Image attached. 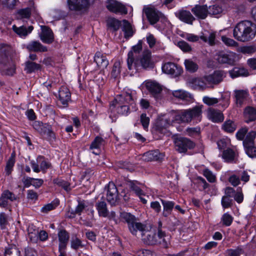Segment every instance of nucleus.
<instances>
[{
  "label": "nucleus",
  "instance_id": "nucleus-49",
  "mask_svg": "<svg viewBox=\"0 0 256 256\" xmlns=\"http://www.w3.org/2000/svg\"><path fill=\"white\" fill-rule=\"evenodd\" d=\"M236 125L231 120H226L222 125V129L226 132H232L236 130Z\"/></svg>",
  "mask_w": 256,
  "mask_h": 256
},
{
  "label": "nucleus",
  "instance_id": "nucleus-36",
  "mask_svg": "<svg viewBox=\"0 0 256 256\" xmlns=\"http://www.w3.org/2000/svg\"><path fill=\"white\" fill-rule=\"evenodd\" d=\"M104 140L99 136H97L95 138L94 140L92 142L91 144L90 145V150H96V152L94 150L92 152L94 154H98L100 153L99 150L101 148V146L104 144Z\"/></svg>",
  "mask_w": 256,
  "mask_h": 256
},
{
  "label": "nucleus",
  "instance_id": "nucleus-2",
  "mask_svg": "<svg viewBox=\"0 0 256 256\" xmlns=\"http://www.w3.org/2000/svg\"><path fill=\"white\" fill-rule=\"evenodd\" d=\"M256 34V26L250 20L238 22L233 30V36L238 40L248 42L253 39Z\"/></svg>",
  "mask_w": 256,
  "mask_h": 256
},
{
  "label": "nucleus",
  "instance_id": "nucleus-45",
  "mask_svg": "<svg viewBox=\"0 0 256 256\" xmlns=\"http://www.w3.org/2000/svg\"><path fill=\"white\" fill-rule=\"evenodd\" d=\"M215 37V32H206L200 36V38L205 42H208L210 45H213L214 44Z\"/></svg>",
  "mask_w": 256,
  "mask_h": 256
},
{
  "label": "nucleus",
  "instance_id": "nucleus-50",
  "mask_svg": "<svg viewBox=\"0 0 256 256\" xmlns=\"http://www.w3.org/2000/svg\"><path fill=\"white\" fill-rule=\"evenodd\" d=\"M161 202L164 206V212L163 214L164 216H167L170 214L174 206V203L172 202L164 201L161 200Z\"/></svg>",
  "mask_w": 256,
  "mask_h": 256
},
{
  "label": "nucleus",
  "instance_id": "nucleus-28",
  "mask_svg": "<svg viewBox=\"0 0 256 256\" xmlns=\"http://www.w3.org/2000/svg\"><path fill=\"white\" fill-rule=\"evenodd\" d=\"M202 106H196L191 108L186 109L192 120L200 121L202 114Z\"/></svg>",
  "mask_w": 256,
  "mask_h": 256
},
{
  "label": "nucleus",
  "instance_id": "nucleus-27",
  "mask_svg": "<svg viewBox=\"0 0 256 256\" xmlns=\"http://www.w3.org/2000/svg\"><path fill=\"white\" fill-rule=\"evenodd\" d=\"M161 32L170 38L172 34V26L164 14H161Z\"/></svg>",
  "mask_w": 256,
  "mask_h": 256
},
{
  "label": "nucleus",
  "instance_id": "nucleus-15",
  "mask_svg": "<svg viewBox=\"0 0 256 256\" xmlns=\"http://www.w3.org/2000/svg\"><path fill=\"white\" fill-rule=\"evenodd\" d=\"M143 13L152 25L156 24L159 20L158 11L154 7L144 6L143 8Z\"/></svg>",
  "mask_w": 256,
  "mask_h": 256
},
{
  "label": "nucleus",
  "instance_id": "nucleus-34",
  "mask_svg": "<svg viewBox=\"0 0 256 256\" xmlns=\"http://www.w3.org/2000/svg\"><path fill=\"white\" fill-rule=\"evenodd\" d=\"M176 16L182 21L190 24L195 19L190 12L185 10L178 12L176 14Z\"/></svg>",
  "mask_w": 256,
  "mask_h": 256
},
{
  "label": "nucleus",
  "instance_id": "nucleus-29",
  "mask_svg": "<svg viewBox=\"0 0 256 256\" xmlns=\"http://www.w3.org/2000/svg\"><path fill=\"white\" fill-rule=\"evenodd\" d=\"M130 232L133 235L136 236L137 232L139 231L141 232L142 236L144 235V232L146 231V226L141 222H137L136 220L128 227Z\"/></svg>",
  "mask_w": 256,
  "mask_h": 256
},
{
  "label": "nucleus",
  "instance_id": "nucleus-38",
  "mask_svg": "<svg viewBox=\"0 0 256 256\" xmlns=\"http://www.w3.org/2000/svg\"><path fill=\"white\" fill-rule=\"evenodd\" d=\"M244 116L245 121L247 123L255 120L256 119V110L250 106L246 107L244 110Z\"/></svg>",
  "mask_w": 256,
  "mask_h": 256
},
{
  "label": "nucleus",
  "instance_id": "nucleus-40",
  "mask_svg": "<svg viewBox=\"0 0 256 256\" xmlns=\"http://www.w3.org/2000/svg\"><path fill=\"white\" fill-rule=\"evenodd\" d=\"M40 68L41 66L40 64L28 60L25 62L24 70L27 74H31L40 70Z\"/></svg>",
  "mask_w": 256,
  "mask_h": 256
},
{
  "label": "nucleus",
  "instance_id": "nucleus-57",
  "mask_svg": "<svg viewBox=\"0 0 256 256\" xmlns=\"http://www.w3.org/2000/svg\"><path fill=\"white\" fill-rule=\"evenodd\" d=\"M130 188L135 192L136 194L138 196H144V192L138 186V183L135 181L130 182L129 184Z\"/></svg>",
  "mask_w": 256,
  "mask_h": 256
},
{
  "label": "nucleus",
  "instance_id": "nucleus-31",
  "mask_svg": "<svg viewBox=\"0 0 256 256\" xmlns=\"http://www.w3.org/2000/svg\"><path fill=\"white\" fill-rule=\"evenodd\" d=\"M234 96L236 104L240 106H242L246 100L249 94L248 90H234Z\"/></svg>",
  "mask_w": 256,
  "mask_h": 256
},
{
  "label": "nucleus",
  "instance_id": "nucleus-53",
  "mask_svg": "<svg viewBox=\"0 0 256 256\" xmlns=\"http://www.w3.org/2000/svg\"><path fill=\"white\" fill-rule=\"evenodd\" d=\"M31 8H26L19 10L17 12L18 16L20 18H28L31 15Z\"/></svg>",
  "mask_w": 256,
  "mask_h": 256
},
{
  "label": "nucleus",
  "instance_id": "nucleus-42",
  "mask_svg": "<svg viewBox=\"0 0 256 256\" xmlns=\"http://www.w3.org/2000/svg\"><path fill=\"white\" fill-rule=\"evenodd\" d=\"M96 206L98 214L100 216L106 217L108 214V210L106 204L104 201L98 202Z\"/></svg>",
  "mask_w": 256,
  "mask_h": 256
},
{
  "label": "nucleus",
  "instance_id": "nucleus-9",
  "mask_svg": "<svg viewBox=\"0 0 256 256\" xmlns=\"http://www.w3.org/2000/svg\"><path fill=\"white\" fill-rule=\"evenodd\" d=\"M236 0H218L216 4L209 8V13L210 14L216 15L223 12L228 10V6L232 2Z\"/></svg>",
  "mask_w": 256,
  "mask_h": 256
},
{
  "label": "nucleus",
  "instance_id": "nucleus-54",
  "mask_svg": "<svg viewBox=\"0 0 256 256\" xmlns=\"http://www.w3.org/2000/svg\"><path fill=\"white\" fill-rule=\"evenodd\" d=\"M256 138V132L251 131L249 132L246 136V138L243 142L244 146H248V144H254V140Z\"/></svg>",
  "mask_w": 256,
  "mask_h": 256
},
{
  "label": "nucleus",
  "instance_id": "nucleus-39",
  "mask_svg": "<svg viewBox=\"0 0 256 256\" xmlns=\"http://www.w3.org/2000/svg\"><path fill=\"white\" fill-rule=\"evenodd\" d=\"M230 75L232 78L238 76H246L249 74L248 70L244 68H234L229 72Z\"/></svg>",
  "mask_w": 256,
  "mask_h": 256
},
{
  "label": "nucleus",
  "instance_id": "nucleus-47",
  "mask_svg": "<svg viewBox=\"0 0 256 256\" xmlns=\"http://www.w3.org/2000/svg\"><path fill=\"white\" fill-rule=\"evenodd\" d=\"M53 182L58 186L62 187L66 192H70L72 188L70 186V184L67 181L64 180L62 179L55 178L53 180Z\"/></svg>",
  "mask_w": 256,
  "mask_h": 256
},
{
  "label": "nucleus",
  "instance_id": "nucleus-55",
  "mask_svg": "<svg viewBox=\"0 0 256 256\" xmlns=\"http://www.w3.org/2000/svg\"><path fill=\"white\" fill-rule=\"evenodd\" d=\"M70 246L74 250H78L83 248L84 244H82V240L78 238H72L70 241Z\"/></svg>",
  "mask_w": 256,
  "mask_h": 256
},
{
  "label": "nucleus",
  "instance_id": "nucleus-30",
  "mask_svg": "<svg viewBox=\"0 0 256 256\" xmlns=\"http://www.w3.org/2000/svg\"><path fill=\"white\" fill-rule=\"evenodd\" d=\"M192 11L197 18L200 19H204L208 14L206 5H196L192 8Z\"/></svg>",
  "mask_w": 256,
  "mask_h": 256
},
{
  "label": "nucleus",
  "instance_id": "nucleus-21",
  "mask_svg": "<svg viewBox=\"0 0 256 256\" xmlns=\"http://www.w3.org/2000/svg\"><path fill=\"white\" fill-rule=\"evenodd\" d=\"M238 155V152L236 149L228 148L223 151L222 158L226 162L236 163Z\"/></svg>",
  "mask_w": 256,
  "mask_h": 256
},
{
  "label": "nucleus",
  "instance_id": "nucleus-23",
  "mask_svg": "<svg viewBox=\"0 0 256 256\" xmlns=\"http://www.w3.org/2000/svg\"><path fill=\"white\" fill-rule=\"evenodd\" d=\"M26 48L29 52H42L48 51L47 47L38 40L30 42L26 45Z\"/></svg>",
  "mask_w": 256,
  "mask_h": 256
},
{
  "label": "nucleus",
  "instance_id": "nucleus-3",
  "mask_svg": "<svg viewBox=\"0 0 256 256\" xmlns=\"http://www.w3.org/2000/svg\"><path fill=\"white\" fill-rule=\"evenodd\" d=\"M162 117V118H161V125L164 120V126L165 127L172 124L174 122L178 123H188L192 121L187 110H183L179 112L172 110L166 114H164Z\"/></svg>",
  "mask_w": 256,
  "mask_h": 256
},
{
  "label": "nucleus",
  "instance_id": "nucleus-46",
  "mask_svg": "<svg viewBox=\"0 0 256 256\" xmlns=\"http://www.w3.org/2000/svg\"><path fill=\"white\" fill-rule=\"evenodd\" d=\"M106 24L109 28L116 32L121 26V22L114 18H110L107 20Z\"/></svg>",
  "mask_w": 256,
  "mask_h": 256
},
{
  "label": "nucleus",
  "instance_id": "nucleus-20",
  "mask_svg": "<svg viewBox=\"0 0 256 256\" xmlns=\"http://www.w3.org/2000/svg\"><path fill=\"white\" fill-rule=\"evenodd\" d=\"M106 8L110 11L115 13L126 14L128 12L127 9L124 6L114 0H108Z\"/></svg>",
  "mask_w": 256,
  "mask_h": 256
},
{
  "label": "nucleus",
  "instance_id": "nucleus-24",
  "mask_svg": "<svg viewBox=\"0 0 256 256\" xmlns=\"http://www.w3.org/2000/svg\"><path fill=\"white\" fill-rule=\"evenodd\" d=\"M58 98L61 104L64 106H66L71 100V94L69 89L65 86H62L58 91Z\"/></svg>",
  "mask_w": 256,
  "mask_h": 256
},
{
  "label": "nucleus",
  "instance_id": "nucleus-13",
  "mask_svg": "<svg viewBox=\"0 0 256 256\" xmlns=\"http://www.w3.org/2000/svg\"><path fill=\"white\" fill-rule=\"evenodd\" d=\"M68 8L71 10L85 11L89 6L88 0H68Z\"/></svg>",
  "mask_w": 256,
  "mask_h": 256
},
{
  "label": "nucleus",
  "instance_id": "nucleus-41",
  "mask_svg": "<svg viewBox=\"0 0 256 256\" xmlns=\"http://www.w3.org/2000/svg\"><path fill=\"white\" fill-rule=\"evenodd\" d=\"M4 68L2 70L3 74L12 76L16 72V66L14 62L12 60L7 63L6 64H3Z\"/></svg>",
  "mask_w": 256,
  "mask_h": 256
},
{
  "label": "nucleus",
  "instance_id": "nucleus-10",
  "mask_svg": "<svg viewBox=\"0 0 256 256\" xmlns=\"http://www.w3.org/2000/svg\"><path fill=\"white\" fill-rule=\"evenodd\" d=\"M176 150L180 152H185L188 149L194 148V144L190 140L182 138H177L174 140Z\"/></svg>",
  "mask_w": 256,
  "mask_h": 256
},
{
  "label": "nucleus",
  "instance_id": "nucleus-52",
  "mask_svg": "<svg viewBox=\"0 0 256 256\" xmlns=\"http://www.w3.org/2000/svg\"><path fill=\"white\" fill-rule=\"evenodd\" d=\"M184 65L186 70L191 72H194L198 69L197 64L190 60H186Z\"/></svg>",
  "mask_w": 256,
  "mask_h": 256
},
{
  "label": "nucleus",
  "instance_id": "nucleus-58",
  "mask_svg": "<svg viewBox=\"0 0 256 256\" xmlns=\"http://www.w3.org/2000/svg\"><path fill=\"white\" fill-rule=\"evenodd\" d=\"M232 221V216L227 212L224 214L221 218V222H222V224L226 226H230Z\"/></svg>",
  "mask_w": 256,
  "mask_h": 256
},
{
  "label": "nucleus",
  "instance_id": "nucleus-4",
  "mask_svg": "<svg viewBox=\"0 0 256 256\" xmlns=\"http://www.w3.org/2000/svg\"><path fill=\"white\" fill-rule=\"evenodd\" d=\"M172 94L174 98L182 102L184 104H190L194 100L193 95L188 91L180 89L170 92L165 87L161 86V96Z\"/></svg>",
  "mask_w": 256,
  "mask_h": 256
},
{
  "label": "nucleus",
  "instance_id": "nucleus-19",
  "mask_svg": "<svg viewBox=\"0 0 256 256\" xmlns=\"http://www.w3.org/2000/svg\"><path fill=\"white\" fill-rule=\"evenodd\" d=\"M210 87L220 82L226 76V73L222 70L214 71L212 74L206 76Z\"/></svg>",
  "mask_w": 256,
  "mask_h": 256
},
{
  "label": "nucleus",
  "instance_id": "nucleus-22",
  "mask_svg": "<svg viewBox=\"0 0 256 256\" xmlns=\"http://www.w3.org/2000/svg\"><path fill=\"white\" fill-rule=\"evenodd\" d=\"M12 60L10 48L7 45L0 44V64H6Z\"/></svg>",
  "mask_w": 256,
  "mask_h": 256
},
{
  "label": "nucleus",
  "instance_id": "nucleus-62",
  "mask_svg": "<svg viewBox=\"0 0 256 256\" xmlns=\"http://www.w3.org/2000/svg\"><path fill=\"white\" fill-rule=\"evenodd\" d=\"M222 40L228 46L237 47L238 46V43L237 42L226 36H222Z\"/></svg>",
  "mask_w": 256,
  "mask_h": 256
},
{
  "label": "nucleus",
  "instance_id": "nucleus-26",
  "mask_svg": "<svg viewBox=\"0 0 256 256\" xmlns=\"http://www.w3.org/2000/svg\"><path fill=\"white\" fill-rule=\"evenodd\" d=\"M207 116L210 120L214 122H220L224 119L222 113L220 110L214 108H209L208 110Z\"/></svg>",
  "mask_w": 256,
  "mask_h": 256
},
{
  "label": "nucleus",
  "instance_id": "nucleus-16",
  "mask_svg": "<svg viewBox=\"0 0 256 256\" xmlns=\"http://www.w3.org/2000/svg\"><path fill=\"white\" fill-rule=\"evenodd\" d=\"M162 70L164 73L170 74L174 77L178 76L182 72V69L181 67L178 66L172 62L164 64L162 66Z\"/></svg>",
  "mask_w": 256,
  "mask_h": 256
},
{
  "label": "nucleus",
  "instance_id": "nucleus-8",
  "mask_svg": "<svg viewBox=\"0 0 256 256\" xmlns=\"http://www.w3.org/2000/svg\"><path fill=\"white\" fill-rule=\"evenodd\" d=\"M188 84L189 86L194 90H204L210 88L206 76L191 78L188 80Z\"/></svg>",
  "mask_w": 256,
  "mask_h": 256
},
{
  "label": "nucleus",
  "instance_id": "nucleus-37",
  "mask_svg": "<svg viewBox=\"0 0 256 256\" xmlns=\"http://www.w3.org/2000/svg\"><path fill=\"white\" fill-rule=\"evenodd\" d=\"M122 22V30L124 32V37L126 39L129 38L134 35V31L130 24L127 20H124Z\"/></svg>",
  "mask_w": 256,
  "mask_h": 256
},
{
  "label": "nucleus",
  "instance_id": "nucleus-6",
  "mask_svg": "<svg viewBox=\"0 0 256 256\" xmlns=\"http://www.w3.org/2000/svg\"><path fill=\"white\" fill-rule=\"evenodd\" d=\"M34 129L42 136H46L48 138H54L55 134L50 125L42 122L36 120L32 122Z\"/></svg>",
  "mask_w": 256,
  "mask_h": 256
},
{
  "label": "nucleus",
  "instance_id": "nucleus-44",
  "mask_svg": "<svg viewBox=\"0 0 256 256\" xmlns=\"http://www.w3.org/2000/svg\"><path fill=\"white\" fill-rule=\"evenodd\" d=\"M4 256H20V252L15 245H9L6 248Z\"/></svg>",
  "mask_w": 256,
  "mask_h": 256
},
{
  "label": "nucleus",
  "instance_id": "nucleus-64",
  "mask_svg": "<svg viewBox=\"0 0 256 256\" xmlns=\"http://www.w3.org/2000/svg\"><path fill=\"white\" fill-rule=\"evenodd\" d=\"M203 174L209 182H214L216 181V176L209 170H204L203 171Z\"/></svg>",
  "mask_w": 256,
  "mask_h": 256
},
{
  "label": "nucleus",
  "instance_id": "nucleus-63",
  "mask_svg": "<svg viewBox=\"0 0 256 256\" xmlns=\"http://www.w3.org/2000/svg\"><path fill=\"white\" fill-rule=\"evenodd\" d=\"M202 102L210 106L218 103V100L215 98L204 96L202 98Z\"/></svg>",
  "mask_w": 256,
  "mask_h": 256
},
{
  "label": "nucleus",
  "instance_id": "nucleus-60",
  "mask_svg": "<svg viewBox=\"0 0 256 256\" xmlns=\"http://www.w3.org/2000/svg\"><path fill=\"white\" fill-rule=\"evenodd\" d=\"M247 154L250 158L256 157V147L254 146V144L244 146Z\"/></svg>",
  "mask_w": 256,
  "mask_h": 256
},
{
  "label": "nucleus",
  "instance_id": "nucleus-18",
  "mask_svg": "<svg viewBox=\"0 0 256 256\" xmlns=\"http://www.w3.org/2000/svg\"><path fill=\"white\" fill-rule=\"evenodd\" d=\"M145 86L150 94L155 99L158 100L160 97V85L153 80L145 82Z\"/></svg>",
  "mask_w": 256,
  "mask_h": 256
},
{
  "label": "nucleus",
  "instance_id": "nucleus-25",
  "mask_svg": "<svg viewBox=\"0 0 256 256\" xmlns=\"http://www.w3.org/2000/svg\"><path fill=\"white\" fill-rule=\"evenodd\" d=\"M160 158V152L158 150L149 151L140 154L136 157L138 160L144 162L158 160Z\"/></svg>",
  "mask_w": 256,
  "mask_h": 256
},
{
  "label": "nucleus",
  "instance_id": "nucleus-5",
  "mask_svg": "<svg viewBox=\"0 0 256 256\" xmlns=\"http://www.w3.org/2000/svg\"><path fill=\"white\" fill-rule=\"evenodd\" d=\"M153 67L154 63L151 60V52L149 50H146L143 52L142 57L134 61L132 70H134L136 72L142 69L146 70Z\"/></svg>",
  "mask_w": 256,
  "mask_h": 256
},
{
  "label": "nucleus",
  "instance_id": "nucleus-17",
  "mask_svg": "<svg viewBox=\"0 0 256 256\" xmlns=\"http://www.w3.org/2000/svg\"><path fill=\"white\" fill-rule=\"evenodd\" d=\"M41 32L39 34L40 40L44 43L50 44L54 41V34L52 30L47 26H42Z\"/></svg>",
  "mask_w": 256,
  "mask_h": 256
},
{
  "label": "nucleus",
  "instance_id": "nucleus-43",
  "mask_svg": "<svg viewBox=\"0 0 256 256\" xmlns=\"http://www.w3.org/2000/svg\"><path fill=\"white\" fill-rule=\"evenodd\" d=\"M36 160L40 164V172L42 171L44 174H45L47 170L51 167V164L49 162L46 160L44 156H38Z\"/></svg>",
  "mask_w": 256,
  "mask_h": 256
},
{
  "label": "nucleus",
  "instance_id": "nucleus-7",
  "mask_svg": "<svg viewBox=\"0 0 256 256\" xmlns=\"http://www.w3.org/2000/svg\"><path fill=\"white\" fill-rule=\"evenodd\" d=\"M142 42L139 40L138 44L133 46L131 50L128 52V54L127 64L128 68L132 70L133 68V63L136 59L139 58L140 54L142 50Z\"/></svg>",
  "mask_w": 256,
  "mask_h": 256
},
{
  "label": "nucleus",
  "instance_id": "nucleus-32",
  "mask_svg": "<svg viewBox=\"0 0 256 256\" xmlns=\"http://www.w3.org/2000/svg\"><path fill=\"white\" fill-rule=\"evenodd\" d=\"M94 60L98 66L102 69L106 68L109 64L106 56L99 52L96 53Z\"/></svg>",
  "mask_w": 256,
  "mask_h": 256
},
{
  "label": "nucleus",
  "instance_id": "nucleus-48",
  "mask_svg": "<svg viewBox=\"0 0 256 256\" xmlns=\"http://www.w3.org/2000/svg\"><path fill=\"white\" fill-rule=\"evenodd\" d=\"M120 218L128 224V227L136 220L134 215L124 212H120Z\"/></svg>",
  "mask_w": 256,
  "mask_h": 256
},
{
  "label": "nucleus",
  "instance_id": "nucleus-61",
  "mask_svg": "<svg viewBox=\"0 0 256 256\" xmlns=\"http://www.w3.org/2000/svg\"><path fill=\"white\" fill-rule=\"evenodd\" d=\"M230 97V94L229 92H225L222 95L221 99L222 103L221 104L224 108H226L229 106Z\"/></svg>",
  "mask_w": 256,
  "mask_h": 256
},
{
  "label": "nucleus",
  "instance_id": "nucleus-14",
  "mask_svg": "<svg viewBox=\"0 0 256 256\" xmlns=\"http://www.w3.org/2000/svg\"><path fill=\"white\" fill-rule=\"evenodd\" d=\"M58 238L60 242L58 246L59 256H66L64 250L69 240V234L64 230H60L58 233Z\"/></svg>",
  "mask_w": 256,
  "mask_h": 256
},
{
  "label": "nucleus",
  "instance_id": "nucleus-59",
  "mask_svg": "<svg viewBox=\"0 0 256 256\" xmlns=\"http://www.w3.org/2000/svg\"><path fill=\"white\" fill-rule=\"evenodd\" d=\"M170 236L161 231V246L168 248L170 244Z\"/></svg>",
  "mask_w": 256,
  "mask_h": 256
},
{
  "label": "nucleus",
  "instance_id": "nucleus-56",
  "mask_svg": "<svg viewBox=\"0 0 256 256\" xmlns=\"http://www.w3.org/2000/svg\"><path fill=\"white\" fill-rule=\"evenodd\" d=\"M120 73V62H114L111 72V76L114 78H116Z\"/></svg>",
  "mask_w": 256,
  "mask_h": 256
},
{
  "label": "nucleus",
  "instance_id": "nucleus-33",
  "mask_svg": "<svg viewBox=\"0 0 256 256\" xmlns=\"http://www.w3.org/2000/svg\"><path fill=\"white\" fill-rule=\"evenodd\" d=\"M86 205L84 200H78V204L74 210H70L68 212L67 216L70 218H74L76 214L80 216L82 212L86 208Z\"/></svg>",
  "mask_w": 256,
  "mask_h": 256
},
{
  "label": "nucleus",
  "instance_id": "nucleus-11",
  "mask_svg": "<svg viewBox=\"0 0 256 256\" xmlns=\"http://www.w3.org/2000/svg\"><path fill=\"white\" fill-rule=\"evenodd\" d=\"M238 59V56L232 52H221L218 56L217 60L220 63L233 65Z\"/></svg>",
  "mask_w": 256,
  "mask_h": 256
},
{
  "label": "nucleus",
  "instance_id": "nucleus-51",
  "mask_svg": "<svg viewBox=\"0 0 256 256\" xmlns=\"http://www.w3.org/2000/svg\"><path fill=\"white\" fill-rule=\"evenodd\" d=\"M14 157L15 154L12 153L6 162L5 170L7 175L10 174L12 171L15 163Z\"/></svg>",
  "mask_w": 256,
  "mask_h": 256
},
{
  "label": "nucleus",
  "instance_id": "nucleus-35",
  "mask_svg": "<svg viewBox=\"0 0 256 256\" xmlns=\"http://www.w3.org/2000/svg\"><path fill=\"white\" fill-rule=\"evenodd\" d=\"M34 27L32 26L28 28L24 26L17 27L15 25L12 26L13 30L20 37H26L28 34L31 33Z\"/></svg>",
  "mask_w": 256,
  "mask_h": 256
},
{
  "label": "nucleus",
  "instance_id": "nucleus-12",
  "mask_svg": "<svg viewBox=\"0 0 256 256\" xmlns=\"http://www.w3.org/2000/svg\"><path fill=\"white\" fill-rule=\"evenodd\" d=\"M118 189L112 182H110L106 188V200L111 205H116L118 200Z\"/></svg>",
  "mask_w": 256,
  "mask_h": 256
},
{
  "label": "nucleus",
  "instance_id": "nucleus-1",
  "mask_svg": "<svg viewBox=\"0 0 256 256\" xmlns=\"http://www.w3.org/2000/svg\"><path fill=\"white\" fill-rule=\"evenodd\" d=\"M133 103L134 100L130 93L124 92L117 96L110 107V118L112 122H115L116 119V112L118 114L128 115L130 112L129 105Z\"/></svg>",
  "mask_w": 256,
  "mask_h": 256
}]
</instances>
